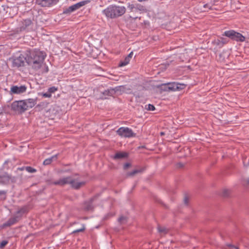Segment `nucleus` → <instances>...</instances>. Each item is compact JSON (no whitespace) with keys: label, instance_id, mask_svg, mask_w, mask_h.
I'll return each instance as SVG.
<instances>
[{"label":"nucleus","instance_id":"4468645a","mask_svg":"<svg viewBox=\"0 0 249 249\" xmlns=\"http://www.w3.org/2000/svg\"><path fill=\"white\" fill-rule=\"evenodd\" d=\"M71 177H67L59 179L58 180L54 181L53 184L55 185H60L61 186H64L66 184H70L72 183L70 181Z\"/></svg>","mask_w":249,"mask_h":249},{"label":"nucleus","instance_id":"3c124183","mask_svg":"<svg viewBox=\"0 0 249 249\" xmlns=\"http://www.w3.org/2000/svg\"><path fill=\"white\" fill-rule=\"evenodd\" d=\"M12 63L13 66H14L16 65V59L12 58Z\"/></svg>","mask_w":249,"mask_h":249},{"label":"nucleus","instance_id":"ea45409f","mask_svg":"<svg viewBox=\"0 0 249 249\" xmlns=\"http://www.w3.org/2000/svg\"><path fill=\"white\" fill-rule=\"evenodd\" d=\"M227 246L234 249H239V247L237 246L233 245L231 244H228Z\"/></svg>","mask_w":249,"mask_h":249},{"label":"nucleus","instance_id":"603ef678","mask_svg":"<svg viewBox=\"0 0 249 249\" xmlns=\"http://www.w3.org/2000/svg\"><path fill=\"white\" fill-rule=\"evenodd\" d=\"M178 167H183V164L181 163H178Z\"/></svg>","mask_w":249,"mask_h":249},{"label":"nucleus","instance_id":"58836bf2","mask_svg":"<svg viewBox=\"0 0 249 249\" xmlns=\"http://www.w3.org/2000/svg\"><path fill=\"white\" fill-rule=\"evenodd\" d=\"M7 243L8 242L7 241H2L0 244V249H2Z\"/></svg>","mask_w":249,"mask_h":249},{"label":"nucleus","instance_id":"4be33fe9","mask_svg":"<svg viewBox=\"0 0 249 249\" xmlns=\"http://www.w3.org/2000/svg\"><path fill=\"white\" fill-rule=\"evenodd\" d=\"M128 154L127 153L120 152L116 153L113 156V158L114 160H118L126 158Z\"/></svg>","mask_w":249,"mask_h":249},{"label":"nucleus","instance_id":"20e7f679","mask_svg":"<svg viewBox=\"0 0 249 249\" xmlns=\"http://www.w3.org/2000/svg\"><path fill=\"white\" fill-rule=\"evenodd\" d=\"M36 99L29 98L27 100L17 101V112L22 114L30 108L35 106Z\"/></svg>","mask_w":249,"mask_h":249},{"label":"nucleus","instance_id":"0eeeda50","mask_svg":"<svg viewBox=\"0 0 249 249\" xmlns=\"http://www.w3.org/2000/svg\"><path fill=\"white\" fill-rule=\"evenodd\" d=\"M20 54L17 57V67H21L25 65V63L28 64L30 51L26 50L25 52H19Z\"/></svg>","mask_w":249,"mask_h":249},{"label":"nucleus","instance_id":"9d476101","mask_svg":"<svg viewBox=\"0 0 249 249\" xmlns=\"http://www.w3.org/2000/svg\"><path fill=\"white\" fill-rule=\"evenodd\" d=\"M59 0H37L38 4L42 7H51L56 4Z\"/></svg>","mask_w":249,"mask_h":249},{"label":"nucleus","instance_id":"473e14b6","mask_svg":"<svg viewBox=\"0 0 249 249\" xmlns=\"http://www.w3.org/2000/svg\"><path fill=\"white\" fill-rule=\"evenodd\" d=\"M57 90V88L55 87L54 86L49 88L48 89V91L52 94V93L55 92Z\"/></svg>","mask_w":249,"mask_h":249},{"label":"nucleus","instance_id":"7ed1b4c3","mask_svg":"<svg viewBox=\"0 0 249 249\" xmlns=\"http://www.w3.org/2000/svg\"><path fill=\"white\" fill-rule=\"evenodd\" d=\"M127 9L128 12L132 15V16H130V18L134 19H136L138 18L141 19V17H138L136 16L137 14H142L147 12V9L145 6L140 3H134L133 2L127 3Z\"/></svg>","mask_w":249,"mask_h":249},{"label":"nucleus","instance_id":"7c9ffc66","mask_svg":"<svg viewBox=\"0 0 249 249\" xmlns=\"http://www.w3.org/2000/svg\"><path fill=\"white\" fill-rule=\"evenodd\" d=\"M145 108L147 110L154 111L155 110V107L153 105L148 104L145 106Z\"/></svg>","mask_w":249,"mask_h":249},{"label":"nucleus","instance_id":"72a5a7b5","mask_svg":"<svg viewBox=\"0 0 249 249\" xmlns=\"http://www.w3.org/2000/svg\"><path fill=\"white\" fill-rule=\"evenodd\" d=\"M124 89V86H120L116 87L115 88L112 89H114V90L115 91V94L116 92H117L119 91H121L122 89Z\"/></svg>","mask_w":249,"mask_h":249},{"label":"nucleus","instance_id":"2eb2a0df","mask_svg":"<svg viewBox=\"0 0 249 249\" xmlns=\"http://www.w3.org/2000/svg\"><path fill=\"white\" fill-rule=\"evenodd\" d=\"M29 212V208L27 206H23L17 211V221L18 218L21 217L24 214H26Z\"/></svg>","mask_w":249,"mask_h":249},{"label":"nucleus","instance_id":"2f4dec72","mask_svg":"<svg viewBox=\"0 0 249 249\" xmlns=\"http://www.w3.org/2000/svg\"><path fill=\"white\" fill-rule=\"evenodd\" d=\"M53 160L51 158H48L45 159L43 161V165H50L53 161Z\"/></svg>","mask_w":249,"mask_h":249},{"label":"nucleus","instance_id":"1a4fd4ad","mask_svg":"<svg viewBox=\"0 0 249 249\" xmlns=\"http://www.w3.org/2000/svg\"><path fill=\"white\" fill-rule=\"evenodd\" d=\"M228 43V40L223 37H218L212 41V44L217 49L222 48L225 44Z\"/></svg>","mask_w":249,"mask_h":249},{"label":"nucleus","instance_id":"4c0bfd02","mask_svg":"<svg viewBox=\"0 0 249 249\" xmlns=\"http://www.w3.org/2000/svg\"><path fill=\"white\" fill-rule=\"evenodd\" d=\"M243 183L245 186H249V178L244 179L243 180Z\"/></svg>","mask_w":249,"mask_h":249},{"label":"nucleus","instance_id":"6ab92c4d","mask_svg":"<svg viewBox=\"0 0 249 249\" xmlns=\"http://www.w3.org/2000/svg\"><path fill=\"white\" fill-rule=\"evenodd\" d=\"M91 1L90 0H86L80 1L76 4H74L73 5L74 11L79 9L81 7L89 3Z\"/></svg>","mask_w":249,"mask_h":249},{"label":"nucleus","instance_id":"b1692460","mask_svg":"<svg viewBox=\"0 0 249 249\" xmlns=\"http://www.w3.org/2000/svg\"><path fill=\"white\" fill-rule=\"evenodd\" d=\"M84 209L86 211H92L93 209L92 201H86L84 203Z\"/></svg>","mask_w":249,"mask_h":249},{"label":"nucleus","instance_id":"c9c22d12","mask_svg":"<svg viewBox=\"0 0 249 249\" xmlns=\"http://www.w3.org/2000/svg\"><path fill=\"white\" fill-rule=\"evenodd\" d=\"M45 98H50L52 97V94H50L48 91L46 93H41L39 94Z\"/></svg>","mask_w":249,"mask_h":249},{"label":"nucleus","instance_id":"09e8293b","mask_svg":"<svg viewBox=\"0 0 249 249\" xmlns=\"http://www.w3.org/2000/svg\"><path fill=\"white\" fill-rule=\"evenodd\" d=\"M49 71V68H48V67L47 66H45V70H44V72H48Z\"/></svg>","mask_w":249,"mask_h":249},{"label":"nucleus","instance_id":"dca6fc26","mask_svg":"<svg viewBox=\"0 0 249 249\" xmlns=\"http://www.w3.org/2000/svg\"><path fill=\"white\" fill-rule=\"evenodd\" d=\"M11 179V176L6 172H0V183H7Z\"/></svg>","mask_w":249,"mask_h":249},{"label":"nucleus","instance_id":"9b49d317","mask_svg":"<svg viewBox=\"0 0 249 249\" xmlns=\"http://www.w3.org/2000/svg\"><path fill=\"white\" fill-rule=\"evenodd\" d=\"M33 23L30 19H25L22 21V25L20 27V31L30 30L32 29Z\"/></svg>","mask_w":249,"mask_h":249},{"label":"nucleus","instance_id":"cd10ccee","mask_svg":"<svg viewBox=\"0 0 249 249\" xmlns=\"http://www.w3.org/2000/svg\"><path fill=\"white\" fill-rule=\"evenodd\" d=\"M158 231L160 233L166 234L168 232V230L166 228L163 227H160V226L158 227Z\"/></svg>","mask_w":249,"mask_h":249},{"label":"nucleus","instance_id":"a878e982","mask_svg":"<svg viewBox=\"0 0 249 249\" xmlns=\"http://www.w3.org/2000/svg\"><path fill=\"white\" fill-rule=\"evenodd\" d=\"M74 11H75L73 7V5H71L69 6L68 8H67L65 9H64L63 13L65 14H70V13Z\"/></svg>","mask_w":249,"mask_h":249},{"label":"nucleus","instance_id":"393cba45","mask_svg":"<svg viewBox=\"0 0 249 249\" xmlns=\"http://www.w3.org/2000/svg\"><path fill=\"white\" fill-rule=\"evenodd\" d=\"M27 89V87L25 85L17 86V94H21L25 92Z\"/></svg>","mask_w":249,"mask_h":249},{"label":"nucleus","instance_id":"6e6d98bb","mask_svg":"<svg viewBox=\"0 0 249 249\" xmlns=\"http://www.w3.org/2000/svg\"><path fill=\"white\" fill-rule=\"evenodd\" d=\"M3 194H4V192L0 191V195Z\"/></svg>","mask_w":249,"mask_h":249},{"label":"nucleus","instance_id":"a211bd4d","mask_svg":"<svg viewBox=\"0 0 249 249\" xmlns=\"http://www.w3.org/2000/svg\"><path fill=\"white\" fill-rule=\"evenodd\" d=\"M16 223V216H13L12 217L9 219L7 221L3 223L1 225V227L2 228H7L11 226Z\"/></svg>","mask_w":249,"mask_h":249},{"label":"nucleus","instance_id":"49530a36","mask_svg":"<svg viewBox=\"0 0 249 249\" xmlns=\"http://www.w3.org/2000/svg\"><path fill=\"white\" fill-rule=\"evenodd\" d=\"M58 154H55L54 155H53V156H52L51 157V158L53 160H54V159H55L56 160L57 159V157H58Z\"/></svg>","mask_w":249,"mask_h":249},{"label":"nucleus","instance_id":"37998d69","mask_svg":"<svg viewBox=\"0 0 249 249\" xmlns=\"http://www.w3.org/2000/svg\"><path fill=\"white\" fill-rule=\"evenodd\" d=\"M189 202V198L187 196H185L184 198V203L186 205H188Z\"/></svg>","mask_w":249,"mask_h":249},{"label":"nucleus","instance_id":"ddd939ff","mask_svg":"<svg viewBox=\"0 0 249 249\" xmlns=\"http://www.w3.org/2000/svg\"><path fill=\"white\" fill-rule=\"evenodd\" d=\"M230 54L226 52H222L220 53L218 57V60L224 64H227L229 62V57Z\"/></svg>","mask_w":249,"mask_h":249},{"label":"nucleus","instance_id":"e433bc0d","mask_svg":"<svg viewBox=\"0 0 249 249\" xmlns=\"http://www.w3.org/2000/svg\"><path fill=\"white\" fill-rule=\"evenodd\" d=\"M126 221V217L124 216H120L118 219V221L121 223H123L124 222V221Z\"/></svg>","mask_w":249,"mask_h":249},{"label":"nucleus","instance_id":"f03ea898","mask_svg":"<svg viewBox=\"0 0 249 249\" xmlns=\"http://www.w3.org/2000/svg\"><path fill=\"white\" fill-rule=\"evenodd\" d=\"M126 10V8L124 6L112 4L103 10L102 13L107 18L114 19L124 15Z\"/></svg>","mask_w":249,"mask_h":249},{"label":"nucleus","instance_id":"de8ad7c7","mask_svg":"<svg viewBox=\"0 0 249 249\" xmlns=\"http://www.w3.org/2000/svg\"><path fill=\"white\" fill-rule=\"evenodd\" d=\"M133 52H131L127 56H126L127 58H129V60L132 58L133 56Z\"/></svg>","mask_w":249,"mask_h":249},{"label":"nucleus","instance_id":"a18cd8bd","mask_svg":"<svg viewBox=\"0 0 249 249\" xmlns=\"http://www.w3.org/2000/svg\"><path fill=\"white\" fill-rule=\"evenodd\" d=\"M218 1V0H211L210 2L211 3H212L213 5V7H214V6H215L216 5V3Z\"/></svg>","mask_w":249,"mask_h":249},{"label":"nucleus","instance_id":"bb28decb","mask_svg":"<svg viewBox=\"0 0 249 249\" xmlns=\"http://www.w3.org/2000/svg\"><path fill=\"white\" fill-rule=\"evenodd\" d=\"M130 61L129 58H127L126 57L124 58L123 61H121L119 62V67H123L127 65Z\"/></svg>","mask_w":249,"mask_h":249},{"label":"nucleus","instance_id":"5fc2aeb1","mask_svg":"<svg viewBox=\"0 0 249 249\" xmlns=\"http://www.w3.org/2000/svg\"><path fill=\"white\" fill-rule=\"evenodd\" d=\"M164 135V132H160V135L161 136H162V135Z\"/></svg>","mask_w":249,"mask_h":249},{"label":"nucleus","instance_id":"c03bdc74","mask_svg":"<svg viewBox=\"0 0 249 249\" xmlns=\"http://www.w3.org/2000/svg\"><path fill=\"white\" fill-rule=\"evenodd\" d=\"M223 195L225 196H227L229 195V191L225 190L223 192Z\"/></svg>","mask_w":249,"mask_h":249},{"label":"nucleus","instance_id":"f257e3e1","mask_svg":"<svg viewBox=\"0 0 249 249\" xmlns=\"http://www.w3.org/2000/svg\"><path fill=\"white\" fill-rule=\"evenodd\" d=\"M46 56L45 53L42 51L30 52L28 65L32 66L35 70H38L41 68Z\"/></svg>","mask_w":249,"mask_h":249},{"label":"nucleus","instance_id":"aec40b11","mask_svg":"<svg viewBox=\"0 0 249 249\" xmlns=\"http://www.w3.org/2000/svg\"><path fill=\"white\" fill-rule=\"evenodd\" d=\"M103 95L102 98L104 99H107V96H112L114 94H115V91L114 89H109L105 90L103 92H102Z\"/></svg>","mask_w":249,"mask_h":249},{"label":"nucleus","instance_id":"423d86ee","mask_svg":"<svg viewBox=\"0 0 249 249\" xmlns=\"http://www.w3.org/2000/svg\"><path fill=\"white\" fill-rule=\"evenodd\" d=\"M223 36L229 37L231 39L236 41L243 42L245 40V37L241 33L235 32L234 30H231L226 31Z\"/></svg>","mask_w":249,"mask_h":249},{"label":"nucleus","instance_id":"8fccbe9b","mask_svg":"<svg viewBox=\"0 0 249 249\" xmlns=\"http://www.w3.org/2000/svg\"><path fill=\"white\" fill-rule=\"evenodd\" d=\"M113 215V214H111V213H108L105 216V218L106 219H107L108 217L109 216H112Z\"/></svg>","mask_w":249,"mask_h":249},{"label":"nucleus","instance_id":"6e6552de","mask_svg":"<svg viewBox=\"0 0 249 249\" xmlns=\"http://www.w3.org/2000/svg\"><path fill=\"white\" fill-rule=\"evenodd\" d=\"M117 134L122 137L131 138L134 137L136 134L134 133L131 128L127 127H121L116 131Z\"/></svg>","mask_w":249,"mask_h":249},{"label":"nucleus","instance_id":"864d4df0","mask_svg":"<svg viewBox=\"0 0 249 249\" xmlns=\"http://www.w3.org/2000/svg\"><path fill=\"white\" fill-rule=\"evenodd\" d=\"M143 23H144L145 25H146V24H149V21H143Z\"/></svg>","mask_w":249,"mask_h":249},{"label":"nucleus","instance_id":"a19ab883","mask_svg":"<svg viewBox=\"0 0 249 249\" xmlns=\"http://www.w3.org/2000/svg\"><path fill=\"white\" fill-rule=\"evenodd\" d=\"M131 166V164L128 162L125 163L124 165V170H126L128 167H129Z\"/></svg>","mask_w":249,"mask_h":249},{"label":"nucleus","instance_id":"39448f33","mask_svg":"<svg viewBox=\"0 0 249 249\" xmlns=\"http://www.w3.org/2000/svg\"><path fill=\"white\" fill-rule=\"evenodd\" d=\"M181 86L184 87V85L173 82L162 84L160 85L159 87L162 91H169L178 90L184 88L183 87H181Z\"/></svg>","mask_w":249,"mask_h":249},{"label":"nucleus","instance_id":"79ce46f5","mask_svg":"<svg viewBox=\"0 0 249 249\" xmlns=\"http://www.w3.org/2000/svg\"><path fill=\"white\" fill-rule=\"evenodd\" d=\"M11 92L12 94L16 93V86H13L12 87L11 89Z\"/></svg>","mask_w":249,"mask_h":249},{"label":"nucleus","instance_id":"5701e85b","mask_svg":"<svg viewBox=\"0 0 249 249\" xmlns=\"http://www.w3.org/2000/svg\"><path fill=\"white\" fill-rule=\"evenodd\" d=\"M145 169H146L145 167H142V168H140L139 169H135L131 172H128L127 173V176H133L135 175H136V174L143 172L144 171H145Z\"/></svg>","mask_w":249,"mask_h":249},{"label":"nucleus","instance_id":"c85d7f7f","mask_svg":"<svg viewBox=\"0 0 249 249\" xmlns=\"http://www.w3.org/2000/svg\"><path fill=\"white\" fill-rule=\"evenodd\" d=\"M86 230L85 226L84 224H82V227L80 229L73 231L71 233H76L84 231Z\"/></svg>","mask_w":249,"mask_h":249},{"label":"nucleus","instance_id":"412c9836","mask_svg":"<svg viewBox=\"0 0 249 249\" xmlns=\"http://www.w3.org/2000/svg\"><path fill=\"white\" fill-rule=\"evenodd\" d=\"M26 170V171L29 173H35L36 171V170L31 166H23L21 168H18L17 169V171H22L24 170Z\"/></svg>","mask_w":249,"mask_h":249},{"label":"nucleus","instance_id":"c756f323","mask_svg":"<svg viewBox=\"0 0 249 249\" xmlns=\"http://www.w3.org/2000/svg\"><path fill=\"white\" fill-rule=\"evenodd\" d=\"M7 107L9 109L16 111V101L13 102L11 104L7 105Z\"/></svg>","mask_w":249,"mask_h":249},{"label":"nucleus","instance_id":"f8f14e48","mask_svg":"<svg viewBox=\"0 0 249 249\" xmlns=\"http://www.w3.org/2000/svg\"><path fill=\"white\" fill-rule=\"evenodd\" d=\"M203 4L202 7H199L200 12H207L210 10H217L216 8L213 7L212 3L211 2L207 3H204V2H202Z\"/></svg>","mask_w":249,"mask_h":249},{"label":"nucleus","instance_id":"f704fd0d","mask_svg":"<svg viewBox=\"0 0 249 249\" xmlns=\"http://www.w3.org/2000/svg\"><path fill=\"white\" fill-rule=\"evenodd\" d=\"M9 164L11 165V161L10 160H5L3 164V169H8L9 168V166L7 167V165H9Z\"/></svg>","mask_w":249,"mask_h":249},{"label":"nucleus","instance_id":"f3484780","mask_svg":"<svg viewBox=\"0 0 249 249\" xmlns=\"http://www.w3.org/2000/svg\"><path fill=\"white\" fill-rule=\"evenodd\" d=\"M70 181L72 183H70L71 187L74 189H79L82 186L85 185V182H75L74 179H72L71 177Z\"/></svg>","mask_w":249,"mask_h":249}]
</instances>
